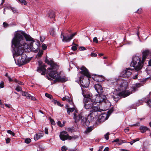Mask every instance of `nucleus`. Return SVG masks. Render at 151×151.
Listing matches in <instances>:
<instances>
[{
    "instance_id": "nucleus-1",
    "label": "nucleus",
    "mask_w": 151,
    "mask_h": 151,
    "mask_svg": "<svg viewBox=\"0 0 151 151\" xmlns=\"http://www.w3.org/2000/svg\"><path fill=\"white\" fill-rule=\"evenodd\" d=\"M12 42L15 46L13 56L15 62L19 66L29 62L27 55L23 53L24 50L36 53L38 51L40 45V42L37 40L36 45L33 46V42H35L33 39L22 31L15 32L14 36Z\"/></svg>"
},
{
    "instance_id": "nucleus-2",
    "label": "nucleus",
    "mask_w": 151,
    "mask_h": 151,
    "mask_svg": "<svg viewBox=\"0 0 151 151\" xmlns=\"http://www.w3.org/2000/svg\"><path fill=\"white\" fill-rule=\"evenodd\" d=\"M132 70L130 68H126L125 69L122 71L121 73L120 77L124 78H128L132 74ZM115 83H117L119 86V90H124L120 92L119 95L117 94L116 95H113L112 98L115 101H117L118 100L116 99L118 98L119 96H122L123 97H126L132 93L136 91V87H133L131 89V92L129 91L126 90L127 85L126 82H125L123 79H122L120 77L116 78L115 79Z\"/></svg>"
},
{
    "instance_id": "nucleus-3",
    "label": "nucleus",
    "mask_w": 151,
    "mask_h": 151,
    "mask_svg": "<svg viewBox=\"0 0 151 151\" xmlns=\"http://www.w3.org/2000/svg\"><path fill=\"white\" fill-rule=\"evenodd\" d=\"M45 62L48 64L50 65L51 68H47L49 70L48 74L50 78L54 79V81L55 83L56 82H65L67 81V78L66 77L60 76V73H59L57 71V70L59 68L58 64L52 60H49L47 59H46Z\"/></svg>"
},
{
    "instance_id": "nucleus-4",
    "label": "nucleus",
    "mask_w": 151,
    "mask_h": 151,
    "mask_svg": "<svg viewBox=\"0 0 151 151\" xmlns=\"http://www.w3.org/2000/svg\"><path fill=\"white\" fill-rule=\"evenodd\" d=\"M142 61L139 56H135L133 57L132 62L130 65L131 67H134V69H135L137 71L142 68L144 61L150 55V52L148 50L144 51L142 52Z\"/></svg>"
},
{
    "instance_id": "nucleus-5",
    "label": "nucleus",
    "mask_w": 151,
    "mask_h": 151,
    "mask_svg": "<svg viewBox=\"0 0 151 151\" xmlns=\"http://www.w3.org/2000/svg\"><path fill=\"white\" fill-rule=\"evenodd\" d=\"M75 112L74 113L73 119L75 120V122H78L80 119L81 120V123L83 126H88L89 123L91 122L92 120L93 119V113L90 114H89L87 118L86 117H84L83 116V112H80L78 114V115L77 114L78 112V111L77 110H75Z\"/></svg>"
},
{
    "instance_id": "nucleus-6",
    "label": "nucleus",
    "mask_w": 151,
    "mask_h": 151,
    "mask_svg": "<svg viewBox=\"0 0 151 151\" xmlns=\"http://www.w3.org/2000/svg\"><path fill=\"white\" fill-rule=\"evenodd\" d=\"M80 69L81 71L80 73L82 75L80 78L81 85L83 88H87L90 83L89 78H90L91 75L88 70L85 66H82Z\"/></svg>"
},
{
    "instance_id": "nucleus-7",
    "label": "nucleus",
    "mask_w": 151,
    "mask_h": 151,
    "mask_svg": "<svg viewBox=\"0 0 151 151\" xmlns=\"http://www.w3.org/2000/svg\"><path fill=\"white\" fill-rule=\"evenodd\" d=\"M96 102L97 103H101L102 102L106 103V104L110 106L111 104L109 102H107L108 100L106 96L101 94L97 95L95 99Z\"/></svg>"
},
{
    "instance_id": "nucleus-8",
    "label": "nucleus",
    "mask_w": 151,
    "mask_h": 151,
    "mask_svg": "<svg viewBox=\"0 0 151 151\" xmlns=\"http://www.w3.org/2000/svg\"><path fill=\"white\" fill-rule=\"evenodd\" d=\"M84 107L86 109H91L95 102H93L91 99H85L83 100Z\"/></svg>"
},
{
    "instance_id": "nucleus-9",
    "label": "nucleus",
    "mask_w": 151,
    "mask_h": 151,
    "mask_svg": "<svg viewBox=\"0 0 151 151\" xmlns=\"http://www.w3.org/2000/svg\"><path fill=\"white\" fill-rule=\"evenodd\" d=\"M60 137L61 140L64 141L67 139L70 140L73 139H75L74 137H71L69 135L68 133L66 131H63L60 133Z\"/></svg>"
},
{
    "instance_id": "nucleus-10",
    "label": "nucleus",
    "mask_w": 151,
    "mask_h": 151,
    "mask_svg": "<svg viewBox=\"0 0 151 151\" xmlns=\"http://www.w3.org/2000/svg\"><path fill=\"white\" fill-rule=\"evenodd\" d=\"M76 34V33H75L72 34L70 36H65L63 33H62L61 35V37L62 38V40L63 42H70L74 36Z\"/></svg>"
},
{
    "instance_id": "nucleus-11",
    "label": "nucleus",
    "mask_w": 151,
    "mask_h": 151,
    "mask_svg": "<svg viewBox=\"0 0 151 151\" xmlns=\"http://www.w3.org/2000/svg\"><path fill=\"white\" fill-rule=\"evenodd\" d=\"M91 109H92L93 111L90 114L93 113V117L95 116H96L97 115V114H98L97 112H101V111H104L105 110H104L100 109L99 106H98V105L96 104L95 102L93 104V106H92V107L91 108Z\"/></svg>"
},
{
    "instance_id": "nucleus-12",
    "label": "nucleus",
    "mask_w": 151,
    "mask_h": 151,
    "mask_svg": "<svg viewBox=\"0 0 151 151\" xmlns=\"http://www.w3.org/2000/svg\"><path fill=\"white\" fill-rule=\"evenodd\" d=\"M82 94L84 97V99H91L92 97V94L88 91H86L84 89L82 88Z\"/></svg>"
},
{
    "instance_id": "nucleus-13",
    "label": "nucleus",
    "mask_w": 151,
    "mask_h": 151,
    "mask_svg": "<svg viewBox=\"0 0 151 151\" xmlns=\"http://www.w3.org/2000/svg\"><path fill=\"white\" fill-rule=\"evenodd\" d=\"M108 118V116L107 114H103L100 115L98 119V122L101 123L104 122L107 120Z\"/></svg>"
},
{
    "instance_id": "nucleus-14",
    "label": "nucleus",
    "mask_w": 151,
    "mask_h": 151,
    "mask_svg": "<svg viewBox=\"0 0 151 151\" xmlns=\"http://www.w3.org/2000/svg\"><path fill=\"white\" fill-rule=\"evenodd\" d=\"M46 67V66L44 65H40L39 67L37 69V71L41 73L42 75H45L46 70V69L45 68Z\"/></svg>"
},
{
    "instance_id": "nucleus-15",
    "label": "nucleus",
    "mask_w": 151,
    "mask_h": 151,
    "mask_svg": "<svg viewBox=\"0 0 151 151\" xmlns=\"http://www.w3.org/2000/svg\"><path fill=\"white\" fill-rule=\"evenodd\" d=\"M95 90L99 94H101L103 92V89L101 86L99 84H95L94 86Z\"/></svg>"
},
{
    "instance_id": "nucleus-16",
    "label": "nucleus",
    "mask_w": 151,
    "mask_h": 151,
    "mask_svg": "<svg viewBox=\"0 0 151 151\" xmlns=\"http://www.w3.org/2000/svg\"><path fill=\"white\" fill-rule=\"evenodd\" d=\"M22 95L23 96H26L27 99H31L33 100H34L35 99V97L32 96L30 94L26 92H22Z\"/></svg>"
},
{
    "instance_id": "nucleus-17",
    "label": "nucleus",
    "mask_w": 151,
    "mask_h": 151,
    "mask_svg": "<svg viewBox=\"0 0 151 151\" xmlns=\"http://www.w3.org/2000/svg\"><path fill=\"white\" fill-rule=\"evenodd\" d=\"M9 80V82H11L14 81L16 83H18L19 85H24V83L23 82L19 81L17 80L15 78H11L9 76H7Z\"/></svg>"
},
{
    "instance_id": "nucleus-18",
    "label": "nucleus",
    "mask_w": 151,
    "mask_h": 151,
    "mask_svg": "<svg viewBox=\"0 0 151 151\" xmlns=\"http://www.w3.org/2000/svg\"><path fill=\"white\" fill-rule=\"evenodd\" d=\"M42 137L43 135L42 133H38L36 134L34 136V139L35 140H37Z\"/></svg>"
},
{
    "instance_id": "nucleus-19",
    "label": "nucleus",
    "mask_w": 151,
    "mask_h": 151,
    "mask_svg": "<svg viewBox=\"0 0 151 151\" xmlns=\"http://www.w3.org/2000/svg\"><path fill=\"white\" fill-rule=\"evenodd\" d=\"M140 130L142 133H144L148 130V128L146 127L141 126L140 127Z\"/></svg>"
},
{
    "instance_id": "nucleus-20",
    "label": "nucleus",
    "mask_w": 151,
    "mask_h": 151,
    "mask_svg": "<svg viewBox=\"0 0 151 151\" xmlns=\"http://www.w3.org/2000/svg\"><path fill=\"white\" fill-rule=\"evenodd\" d=\"M74 109L73 108H67V113L68 114H70V112H73L74 110Z\"/></svg>"
},
{
    "instance_id": "nucleus-21",
    "label": "nucleus",
    "mask_w": 151,
    "mask_h": 151,
    "mask_svg": "<svg viewBox=\"0 0 151 151\" xmlns=\"http://www.w3.org/2000/svg\"><path fill=\"white\" fill-rule=\"evenodd\" d=\"M48 17L50 18H54L55 17V14H54V13L53 12H50L48 13Z\"/></svg>"
},
{
    "instance_id": "nucleus-22",
    "label": "nucleus",
    "mask_w": 151,
    "mask_h": 151,
    "mask_svg": "<svg viewBox=\"0 0 151 151\" xmlns=\"http://www.w3.org/2000/svg\"><path fill=\"white\" fill-rule=\"evenodd\" d=\"M66 101L69 102L70 104H73L71 98L68 96L67 97Z\"/></svg>"
},
{
    "instance_id": "nucleus-23",
    "label": "nucleus",
    "mask_w": 151,
    "mask_h": 151,
    "mask_svg": "<svg viewBox=\"0 0 151 151\" xmlns=\"http://www.w3.org/2000/svg\"><path fill=\"white\" fill-rule=\"evenodd\" d=\"M18 1L22 5H26L27 4V2L25 0H18Z\"/></svg>"
},
{
    "instance_id": "nucleus-24",
    "label": "nucleus",
    "mask_w": 151,
    "mask_h": 151,
    "mask_svg": "<svg viewBox=\"0 0 151 151\" xmlns=\"http://www.w3.org/2000/svg\"><path fill=\"white\" fill-rule=\"evenodd\" d=\"M139 138H137L136 139H134L133 140L129 142V143H130L131 145H132L136 141H139Z\"/></svg>"
},
{
    "instance_id": "nucleus-25",
    "label": "nucleus",
    "mask_w": 151,
    "mask_h": 151,
    "mask_svg": "<svg viewBox=\"0 0 151 151\" xmlns=\"http://www.w3.org/2000/svg\"><path fill=\"white\" fill-rule=\"evenodd\" d=\"M10 8L12 12L14 13H18V11L17 9L11 7Z\"/></svg>"
},
{
    "instance_id": "nucleus-26",
    "label": "nucleus",
    "mask_w": 151,
    "mask_h": 151,
    "mask_svg": "<svg viewBox=\"0 0 151 151\" xmlns=\"http://www.w3.org/2000/svg\"><path fill=\"white\" fill-rule=\"evenodd\" d=\"M15 90H16L17 91L19 92L21 91H22V88L21 87L19 86H17L16 87Z\"/></svg>"
},
{
    "instance_id": "nucleus-27",
    "label": "nucleus",
    "mask_w": 151,
    "mask_h": 151,
    "mask_svg": "<svg viewBox=\"0 0 151 151\" xmlns=\"http://www.w3.org/2000/svg\"><path fill=\"white\" fill-rule=\"evenodd\" d=\"M135 70L137 71L135 69ZM139 70H139L137 71H139V72L137 73V74H135V75L134 76H133V78L134 79H136L137 78V76H138V75L140 73H141V71H139Z\"/></svg>"
},
{
    "instance_id": "nucleus-28",
    "label": "nucleus",
    "mask_w": 151,
    "mask_h": 151,
    "mask_svg": "<svg viewBox=\"0 0 151 151\" xmlns=\"http://www.w3.org/2000/svg\"><path fill=\"white\" fill-rule=\"evenodd\" d=\"M45 96L46 97H47V98H49V99H52V98H53L52 96V95H50V94H49L48 93H46L45 94Z\"/></svg>"
},
{
    "instance_id": "nucleus-29",
    "label": "nucleus",
    "mask_w": 151,
    "mask_h": 151,
    "mask_svg": "<svg viewBox=\"0 0 151 151\" xmlns=\"http://www.w3.org/2000/svg\"><path fill=\"white\" fill-rule=\"evenodd\" d=\"M7 132L10 134L12 135L13 136H14L15 135L14 133L10 130H7Z\"/></svg>"
},
{
    "instance_id": "nucleus-30",
    "label": "nucleus",
    "mask_w": 151,
    "mask_h": 151,
    "mask_svg": "<svg viewBox=\"0 0 151 151\" xmlns=\"http://www.w3.org/2000/svg\"><path fill=\"white\" fill-rule=\"evenodd\" d=\"M93 130V127H88L86 130V132H91Z\"/></svg>"
},
{
    "instance_id": "nucleus-31",
    "label": "nucleus",
    "mask_w": 151,
    "mask_h": 151,
    "mask_svg": "<svg viewBox=\"0 0 151 151\" xmlns=\"http://www.w3.org/2000/svg\"><path fill=\"white\" fill-rule=\"evenodd\" d=\"M31 140L30 139L27 138L25 140V142L27 144H29L31 142Z\"/></svg>"
},
{
    "instance_id": "nucleus-32",
    "label": "nucleus",
    "mask_w": 151,
    "mask_h": 151,
    "mask_svg": "<svg viewBox=\"0 0 151 151\" xmlns=\"http://www.w3.org/2000/svg\"><path fill=\"white\" fill-rule=\"evenodd\" d=\"M147 103L148 105L151 108V99L147 101Z\"/></svg>"
},
{
    "instance_id": "nucleus-33",
    "label": "nucleus",
    "mask_w": 151,
    "mask_h": 151,
    "mask_svg": "<svg viewBox=\"0 0 151 151\" xmlns=\"http://www.w3.org/2000/svg\"><path fill=\"white\" fill-rule=\"evenodd\" d=\"M42 47L43 50H45L47 49V47L45 44H43L42 45Z\"/></svg>"
},
{
    "instance_id": "nucleus-34",
    "label": "nucleus",
    "mask_w": 151,
    "mask_h": 151,
    "mask_svg": "<svg viewBox=\"0 0 151 151\" xmlns=\"http://www.w3.org/2000/svg\"><path fill=\"white\" fill-rule=\"evenodd\" d=\"M146 71H147V74H148L149 75H151V70H148V69H146ZM150 79L151 80V77L150 78Z\"/></svg>"
},
{
    "instance_id": "nucleus-35",
    "label": "nucleus",
    "mask_w": 151,
    "mask_h": 151,
    "mask_svg": "<svg viewBox=\"0 0 151 151\" xmlns=\"http://www.w3.org/2000/svg\"><path fill=\"white\" fill-rule=\"evenodd\" d=\"M109 133L108 132L105 135V138L106 140H108L109 139Z\"/></svg>"
},
{
    "instance_id": "nucleus-36",
    "label": "nucleus",
    "mask_w": 151,
    "mask_h": 151,
    "mask_svg": "<svg viewBox=\"0 0 151 151\" xmlns=\"http://www.w3.org/2000/svg\"><path fill=\"white\" fill-rule=\"evenodd\" d=\"M55 31L54 29H52L50 32V34L52 36H54L55 35Z\"/></svg>"
},
{
    "instance_id": "nucleus-37",
    "label": "nucleus",
    "mask_w": 151,
    "mask_h": 151,
    "mask_svg": "<svg viewBox=\"0 0 151 151\" xmlns=\"http://www.w3.org/2000/svg\"><path fill=\"white\" fill-rule=\"evenodd\" d=\"M93 42H95L96 43H98V41L97 38L96 37H95L93 38Z\"/></svg>"
},
{
    "instance_id": "nucleus-38",
    "label": "nucleus",
    "mask_w": 151,
    "mask_h": 151,
    "mask_svg": "<svg viewBox=\"0 0 151 151\" xmlns=\"http://www.w3.org/2000/svg\"><path fill=\"white\" fill-rule=\"evenodd\" d=\"M4 83L3 81H1V83H0V88H4Z\"/></svg>"
},
{
    "instance_id": "nucleus-39",
    "label": "nucleus",
    "mask_w": 151,
    "mask_h": 151,
    "mask_svg": "<svg viewBox=\"0 0 151 151\" xmlns=\"http://www.w3.org/2000/svg\"><path fill=\"white\" fill-rule=\"evenodd\" d=\"M57 124L60 127H62L63 126V124H62L61 122L60 121H58Z\"/></svg>"
},
{
    "instance_id": "nucleus-40",
    "label": "nucleus",
    "mask_w": 151,
    "mask_h": 151,
    "mask_svg": "<svg viewBox=\"0 0 151 151\" xmlns=\"http://www.w3.org/2000/svg\"><path fill=\"white\" fill-rule=\"evenodd\" d=\"M61 149L62 151H66L67 148L66 147L63 146L62 147Z\"/></svg>"
},
{
    "instance_id": "nucleus-41",
    "label": "nucleus",
    "mask_w": 151,
    "mask_h": 151,
    "mask_svg": "<svg viewBox=\"0 0 151 151\" xmlns=\"http://www.w3.org/2000/svg\"><path fill=\"white\" fill-rule=\"evenodd\" d=\"M79 49L80 50L82 51L84 50H86V48H85V47H80L79 48Z\"/></svg>"
},
{
    "instance_id": "nucleus-42",
    "label": "nucleus",
    "mask_w": 151,
    "mask_h": 151,
    "mask_svg": "<svg viewBox=\"0 0 151 151\" xmlns=\"http://www.w3.org/2000/svg\"><path fill=\"white\" fill-rule=\"evenodd\" d=\"M45 132L46 134H48V128L47 127H45Z\"/></svg>"
},
{
    "instance_id": "nucleus-43",
    "label": "nucleus",
    "mask_w": 151,
    "mask_h": 151,
    "mask_svg": "<svg viewBox=\"0 0 151 151\" xmlns=\"http://www.w3.org/2000/svg\"><path fill=\"white\" fill-rule=\"evenodd\" d=\"M91 56L92 57H95L97 56V54L95 53H91Z\"/></svg>"
},
{
    "instance_id": "nucleus-44",
    "label": "nucleus",
    "mask_w": 151,
    "mask_h": 151,
    "mask_svg": "<svg viewBox=\"0 0 151 151\" xmlns=\"http://www.w3.org/2000/svg\"><path fill=\"white\" fill-rule=\"evenodd\" d=\"M43 54V52L41 51L39 53H38L37 55L39 57H40Z\"/></svg>"
},
{
    "instance_id": "nucleus-45",
    "label": "nucleus",
    "mask_w": 151,
    "mask_h": 151,
    "mask_svg": "<svg viewBox=\"0 0 151 151\" xmlns=\"http://www.w3.org/2000/svg\"><path fill=\"white\" fill-rule=\"evenodd\" d=\"M72 50L75 51L77 49V47L76 46H73L72 47Z\"/></svg>"
},
{
    "instance_id": "nucleus-46",
    "label": "nucleus",
    "mask_w": 151,
    "mask_h": 151,
    "mask_svg": "<svg viewBox=\"0 0 151 151\" xmlns=\"http://www.w3.org/2000/svg\"><path fill=\"white\" fill-rule=\"evenodd\" d=\"M10 139L9 138H7L6 140V143L8 144L10 142Z\"/></svg>"
},
{
    "instance_id": "nucleus-47",
    "label": "nucleus",
    "mask_w": 151,
    "mask_h": 151,
    "mask_svg": "<svg viewBox=\"0 0 151 151\" xmlns=\"http://www.w3.org/2000/svg\"><path fill=\"white\" fill-rule=\"evenodd\" d=\"M56 104L58 106H59L61 107L63 106V105L61 104L58 101L57 102Z\"/></svg>"
},
{
    "instance_id": "nucleus-48",
    "label": "nucleus",
    "mask_w": 151,
    "mask_h": 151,
    "mask_svg": "<svg viewBox=\"0 0 151 151\" xmlns=\"http://www.w3.org/2000/svg\"><path fill=\"white\" fill-rule=\"evenodd\" d=\"M129 130V127H127L126 129H124V131L125 133H127L128 132Z\"/></svg>"
},
{
    "instance_id": "nucleus-49",
    "label": "nucleus",
    "mask_w": 151,
    "mask_h": 151,
    "mask_svg": "<svg viewBox=\"0 0 151 151\" xmlns=\"http://www.w3.org/2000/svg\"><path fill=\"white\" fill-rule=\"evenodd\" d=\"M3 25L4 27H6L7 26L8 24L4 22L3 23Z\"/></svg>"
},
{
    "instance_id": "nucleus-50",
    "label": "nucleus",
    "mask_w": 151,
    "mask_h": 151,
    "mask_svg": "<svg viewBox=\"0 0 151 151\" xmlns=\"http://www.w3.org/2000/svg\"><path fill=\"white\" fill-rule=\"evenodd\" d=\"M40 40L42 42H43L44 41V39H45V38L44 37H40Z\"/></svg>"
},
{
    "instance_id": "nucleus-51",
    "label": "nucleus",
    "mask_w": 151,
    "mask_h": 151,
    "mask_svg": "<svg viewBox=\"0 0 151 151\" xmlns=\"http://www.w3.org/2000/svg\"><path fill=\"white\" fill-rule=\"evenodd\" d=\"M52 102L53 103H54V104H57V102L58 101H57V100H54V99H53L52 100Z\"/></svg>"
},
{
    "instance_id": "nucleus-52",
    "label": "nucleus",
    "mask_w": 151,
    "mask_h": 151,
    "mask_svg": "<svg viewBox=\"0 0 151 151\" xmlns=\"http://www.w3.org/2000/svg\"><path fill=\"white\" fill-rule=\"evenodd\" d=\"M139 124V123L138 122L136 124H133L132 125H131V126H138Z\"/></svg>"
},
{
    "instance_id": "nucleus-53",
    "label": "nucleus",
    "mask_w": 151,
    "mask_h": 151,
    "mask_svg": "<svg viewBox=\"0 0 151 151\" xmlns=\"http://www.w3.org/2000/svg\"><path fill=\"white\" fill-rule=\"evenodd\" d=\"M109 148L108 147H106L105 148L103 151H109Z\"/></svg>"
},
{
    "instance_id": "nucleus-54",
    "label": "nucleus",
    "mask_w": 151,
    "mask_h": 151,
    "mask_svg": "<svg viewBox=\"0 0 151 151\" xmlns=\"http://www.w3.org/2000/svg\"><path fill=\"white\" fill-rule=\"evenodd\" d=\"M67 96H65L64 97H63V98H62V100L63 101H65V100H66V99H67Z\"/></svg>"
},
{
    "instance_id": "nucleus-55",
    "label": "nucleus",
    "mask_w": 151,
    "mask_h": 151,
    "mask_svg": "<svg viewBox=\"0 0 151 151\" xmlns=\"http://www.w3.org/2000/svg\"><path fill=\"white\" fill-rule=\"evenodd\" d=\"M5 105L6 106L9 108L11 107V105L9 104H5Z\"/></svg>"
},
{
    "instance_id": "nucleus-56",
    "label": "nucleus",
    "mask_w": 151,
    "mask_h": 151,
    "mask_svg": "<svg viewBox=\"0 0 151 151\" xmlns=\"http://www.w3.org/2000/svg\"><path fill=\"white\" fill-rule=\"evenodd\" d=\"M119 141V139H115L114 140L113 142H118Z\"/></svg>"
},
{
    "instance_id": "nucleus-57",
    "label": "nucleus",
    "mask_w": 151,
    "mask_h": 151,
    "mask_svg": "<svg viewBox=\"0 0 151 151\" xmlns=\"http://www.w3.org/2000/svg\"><path fill=\"white\" fill-rule=\"evenodd\" d=\"M51 123L52 125H54L55 124V122L54 120H51Z\"/></svg>"
},
{
    "instance_id": "nucleus-58",
    "label": "nucleus",
    "mask_w": 151,
    "mask_h": 151,
    "mask_svg": "<svg viewBox=\"0 0 151 151\" xmlns=\"http://www.w3.org/2000/svg\"><path fill=\"white\" fill-rule=\"evenodd\" d=\"M149 66H151V60H150L148 62Z\"/></svg>"
},
{
    "instance_id": "nucleus-59",
    "label": "nucleus",
    "mask_w": 151,
    "mask_h": 151,
    "mask_svg": "<svg viewBox=\"0 0 151 151\" xmlns=\"http://www.w3.org/2000/svg\"><path fill=\"white\" fill-rule=\"evenodd\" d=\"M103 147H100V149H99V150H98V151H101L102 149H103Z\"/></svg>"
},
{
    "instance_id": "nucleus-60",
    "label": "nucleus",
    "mask_w": 151,
    "mask_h": 151,
    "mask_svg": "<svg viewBox=\"0 0 151 151\" xmlns=\"http://www.w3.org/2000/svg\"><path fill=\"white\" fill-rule=\"evenodd\" d=\"M141 9H138V10L137 11L138 13H141Z\"/></svg>"
},
{
    "instance_id": "nucleus-61",
    "label": "nucleus",
    "mask_w": 151,
    "mask_h": 151,
    "mask_svg": "<svg viewBox=\"0 0 151 151\" xmlns=\"http://www.w3.org/2000/svg\"><path fill=\"white\" fill-rule=\"evenodd\" d=\"M99 56H103L104 55V54L102 53H100V54H99Z\"/></svg>"
},
{
    "instance_id": "nucleus-62",
    "label": "nucleus",
    "mask_w": 151,
    "mask_h": 151,
    "mask_svg": "<svg viewBox=\"0 0 151 151\" xmlns=\"http://www.w3.org/2000/svg\"><path fill=\"white\" fill-rule=\"evenodd\" d=\"M5 0H2V2L1 3V5H2V4L3 3H4V1Z\"/></svg>"
},
{
    "instance_id": "nucleus-63",
    "label": "nucleus",
    "mask_w": 151,
    "mask_h": 151,
    "mask_svg": "<svg viewBox=\"0 0 151 151\" xmlns=\"http://www.w3.org/2000/svg\"><path fill=\"white\" fill-rule=\"evenodd\" d=\"M90 149L91 151H93V148H90Z\"/></svg>"
},
{
    "instance_id": "nucleus-64",
    "label": "nucleus",
    "mask_w": 151,
    "mask_h": 151,
    "mask_svg": "<svg viewBox=\"0 0 151 151\" xmlns=\"http://www.w3.org/2000/svg\"><path fill=\"white\" fill-rule=\"evenodd\" d=\"M149 124L150 126L151 127V122L149 123Z\"/></svg>"
}]
</instances>
